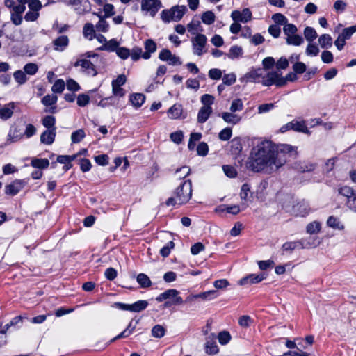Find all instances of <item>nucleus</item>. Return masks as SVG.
Here are the masks:
<instances>
[{
    "instance_id": "26",
    "label": "nucleus",
    "mask_w": 356,
    "mask_h": 356,
    "mask_svg": "<svg viewBox=\"0 0 356 356\" xmlns=\"http://www.w3.org/2000/svg\"><path fill=\"white\" fill-rule=\"evenodd\" d=\"M120 46V42L117 41L116 39H111L110 40H107L105 45H102L98 48L100 51H106L109 52H115L118 48Z\"/></svg>"
},
{
    "instance_id": "50",
    "label": "nucleus",
    "mask_w": 356,
    "mask_h": 356,
    "mask_svg": "<svg viewBox=\"0 0 356 356\" xmlns=\"http://www.w3.org/2000/svg\"><path fill=\"white\" fill-rule=\"evenodd\" d=\"M231 148L234 154H237L242 150V144L241 139L238 138H234L231 141Z\"/></svg>"
},
{
    "instance_id": "35",
    "label": "nucleus",
    "mask_w": 356,
    "mask_h": 356,
    "mask_svg": "<svg viewBox=\"0 0 356 356\" xmlns=\"http://www.w3.org/2000/svg\"><path fill=\"white\" fill-rule=\"evenodd\" d=\"M240 197L241 200L245 202L250 201L252 195L250 194V186L248 184H244L242 185Z\"/></svg>"
},
{
    "instance_id": "17",
    "label": "nucleus",
    "mask_w": 356,
    "mask_h": 356,
    "mask_svg": "<svg viewBox=\"0 0 356 356\" xmlns=\"http://www.w3.org/2000/svg\"><path fill=\"white\" fill-rule=\"evenodd\" d=\"M56 129H47L40 136V142L43 144L51 145L54 143L56 137Z\"/></svg>"
},
{
    "instance_id": "43",
    "label": "nucleus",
    "mask_w": 356,
    "mask_h": 356,
    "mask_svg": "<svg viewBox=\"0 0 356 356\" xmlns=\"http://www.w3.org/2000/svg\"><path fill=\"white\" fill-rule=\"evenodd\" d=\"M191 170L188 166H183L177 169L175 172V176L177 179L186 178L190 174Z\"/></svg>"
},
{
    "instance_id": "54",
    "label": "nucleus",
    "mask_w": 356,
    "mask_h": 356,
    "mask_svg": "<svg viewBox=\"0 0 356 356\" xmlns=\"http://www.w3.org/2000/svg\"><path fill=\"white\" fill-rule=\"evenodd\" d=\"M243 109V104L241 99H235L232 101L229 110L232 113L241 111Z\"/></svg>"
},
{
    "instance_id": "24",
    "label": "nucleus",
    "mask_w": 356,
    "mask_h": 356,
    "mask_svg": "<svg viewBox=\"0 0 356 356\" xmlns=\"http://www.w3.org/2000/svg\"><path fill=\"white\" fill-rule=\"evenodd\" d=\"M145 97L142 93H134L130 95L129 102L136 108H140L145 102Z\"/></svg>"
},
{
    "instance_id": "14",
    "label": "nucleus",
    "mask_w": 356,
    "mask_h": 356,
    "mask_svg": "<svg viewBox=\"0 0 356 356\" xmlns=\"http://www.w3.org/2000/svg\"><path fill=\"white\" fill-rule=\"evenodd\" d=\"M15 108V102H10L5 104L0 108V119L7 120L10 119L13 115V111Z\"/></svg>"
},
{
    "instance_id": "40",
    "label": "nucleus",
    "mask_w": 356,
    "mask_h": 356,
    "mask_svg": "<svg viewBox=\"0 0 356 356\" xmlns=\"http://www.w3.org/2000/svg\"><path fill=\"white\" fill-rule=\"evenodd\" d=\"M23 71L25 72L26 76H33L38 72V66L35 63H29L24 66Z\"/></svg>"
},
{
    "instance_id": "41",
    "label": "nucleus",
    "mask_w": 356,
    "mask_h": 356,
    "mask_svg": "<svg viewBox=\"0 0 356 356\" xmlns=\"http://www.w3.org/2000/svg\"><path fill=\"white\" fill-rule=\"evenodd\" d=\"M148 305L147 300H138L131 304V312H140L145 310Z\"/></svg>"
},
{
    "instance_id": "30",
    "label": "nucleus",
    "mask_w": 356,
    "mask_h": 356,
    "mask_svg": "<svg viewBox=\"0 0 356 356\" xmlns=\"http://www.w3.org/2000/svg\"><path fill=\"white\" fill-rule=\"evenodd\" d=\"M292 124H293L292 130H294L298 132H302V133L306 134L307 135H309L311 134L310 131L307 128L305 121H303V120H302V121L293 120Z\"/></svg>"
},
{
    "instance_id": "28",
    "label": "nucleus",
    "mask_w": 356,
    "mask_h": 356,
    "mask_svg": "<svg viewBox=\"0 0 356 356\" xmlns=\"http://www.w3.org/2000/svg\"><path fill=\"white\" fill-rule=\"evenodd\" d=\"M182 106L180 104H174L168 111V115L171 119H178L182 114Z\"/></svg>"
},
{
    "instance_id": "6",
    "label": "nucleus",
    "mask_w": 356,
    "mask_h": 356,
    "mask_svg": "<svg viewBox=\"0 0 356 356\" xmlns=\"http://www.w3.org/2000/svg\"><path fill=\"white\" fill-rule=\"evenodd\" d=\"M161 7L160 0H141V10L151 17H154Z\"/></svg>"
},
{
    "instance_id": "58",
    "label": "nucleus",
    "mask_w": 356,
    "mask_h": 356,
    "mask_svg": "<svg viewBox=\"0 0 356 356\" xmlns=\"http://www.w3.org/2000/svg\"><path fill=\"white\" fill-rule=\"evenodd\" d=\"M236 81V76L234 73L225 74L222 77V83L227 86L234 84Z\"/></svg>"
},
{
    "instance_id": "33",
    "label": "nucleus",
    "mask_w": 356,
    "mask_h": 356,
    "mask_svg": "<svg viewBox=\"0 0 356 356\" xmlns=\"http://www.w3.org/2000/svg\"><path fill=\"white\" fill-rule=\"evenodd\" d=\"M196 296L197 299L200 298L204 300H211L218 297V293L215 290H210L196 294Z\"/></svg>"
},
{
    "instance_id": "13",
    "label": "nucleus",
    "mask_w": 356,
    "mask_h": 356,
    "mask_svg": "<svg viewBox=\"0 0 356 356\" xmlns=\"http://www.w3.org/2000/svg\"><path fill=\"white\" fill-rule=\"evenodd\" d=\"M264 76V70L261 68L253 69L246 73L244 79L250 82H261Z\"/></svg>"
},
{
    "instance_id": "48",
    "label": "nucleus",
    "mask_w": 356,
    "mask_h": 356,
    "mask_svg": "<svg viewBox=\"0 0 356 356\" xmlns=\"http://www.w3.org/2000/svg\"><path fill=\"white\" fill-rule=\"evenodd\" d=\"M137 282L143 288H146L151 285L149 278L144 273H140L137 276Z\"/></svg>"
},
{
    "instance_id": "8",
    "label": "nucleus",
    "mask_w": 356,
    "mask_h": 356,
    "mask_svg": "<svg viewBox=\"0 0 356 356\" xmlns=\"http://www.w3.org/2000/svg\"><path fill=\"white\" fill-rule=\"evenodd\" d=\"M231 17L235 22L247 23L252 19V14L249 8H245L242 10H233L231 13Z\"/></svg>"
},
{
    "instance_id": "57",
    "label": "nucleus",
    "mask_w": 356,
    "mask_h": 356,
    "mask_svg": "<svg viewBox=\"0 0 356 356\" xmlns=\"http://www.w3.org/2000/svg\"><path fill=\"white\" fill-rule=\"evenodd\" d=\"M272 19L277 25H284L288 22L287 18L281 13H276L272 16Z\"/></svg>"
},
{
    "instance_id": "53",
    "label": "nucleus",
    "mask_w": 356,
    "mask_h": 356,
    "mask_svg": "<svg viewBox=\"0 0 356 356\" xmlns=\"http://www.w3.org/2000/svg\"><path fill=\"white\" fill-rule=\"evenodd\" d=\"M55 123H56V118L52 115L45 116L42 119V124L44 127H47V129H51L53 128H56Z\"/></svg>"
},
{
    "instance_id": "31",
    "label": "nucleus",
    "mask_w": 356,
    "mask_h": 356,
    "mask_svg": "<svg viewBox=\"0 0 356 356\" xmlns=\"http://www.w3.org/2000/svg\"><path fill=\"white\" fill-rule=\"evenodd\" d=\"M31 165L35 168L46 169L49 165V161L47 159L33 158L31 160Z\"/></svg>"
},
{
    "instance_id": "49",
    "label": "nucleus",
    "mask_w": 356,
    "mask_h": 356,
    "mask_svg": "<svg viewBox=\"0 0 356 356\" xmlns=\"http://www.w3.org/2000/svg\"><path fill=\"white\" fill-rule=\"evenodd\" d=\"M86 136V134L83 129H79L74 131L71 135V140L73 143L81 142Z\"/></svg>"
},
{
    "instance_id": "19",
    "label": "nucleus",
    "mask_w": 356,
    "mask_h": 356,
    "mask_svg": "<svg viewBox=\"0 0 356 356\" xmlns=\"http://www.w3.org/2000/svg\"><path fill=\"white\" fill-rule=\"evenodd\" d=\"M96 31L95 26L90 22L86 23L83 27V35L90 41L95 39Z\"/></svg>"
},
{
    "instance_id": "11",
    "label": "nucleus",
    "mask_w": 356,
    "mask_h": 356,
    "mask_svg": "<svg viewBox=\"0 0 356 356\" xmlns=\"http://www.w3.org/2000/svg\"><path fill=\"white\" fill-rule=\"evenodd\" d=\"M291 212L297 216H305L310 212V207L306 201L300 200L293 206Z\"/></svg>"
},
{
    "instance_id": "64",
    "label": "nucleus",
    "mask_w": 356,
    "mask_h": 356,
    "mask_svg": "<svg viewBox=\"0 0 356 356\" xmlns=\"http://www.w3.org/2000/svg\"><path fill=\"white\" fill-rule=\"evenodd\" d=\"M218 341L222 345L227 344L231 339V336L228 332L223 331L218 334Z\"/></svg>"
},
{
    "instance_id": "5",
    "label": "nucleus",
    "mask_w": 356,
    "mask_h": 356,
    "mask_svg": "<svg viewBox=\"0 0 356 356\" xmlns=\"http://www.w3.org/2000/svg\"><path fill=\"white\" fill-rule=\"evenodd\" d=\"M207 42V38L204 34L197 33L196 35L191 40L193 54L200 56L206 53Z\"/></svg>"
},
{
    "instance_id": "25",
    "label": "nucleus",
    "mask_w": 356,
    "mask_h": 356,
    "mask_svg": "<svg viewBox=\"0 0 356 356\" xmlns=\"http://www.w3.org/2000/svg\"><path fill=\"white\" fill-rule=\"evenodd\" d=\"M95 29L97 32L99 33H107L110 29V24L106 21V18L105 17H102V15H99V21L95 24Z\"/></svg>"
},
{
    "instance_id": "61",
    "label": "nucleus",
    "mask_w": 356,
    "mask_h": 356,
    "mask_svg": "<svg viewBox=\"0 0 356 356\" xmlns=\"http://www.w3.org/2000/svg\"><path fill=\"white\" fill-rule=\"evenodd\" d=\"M77 104L81 107H84L90 102V97L86 94H80L77 97Z\"/></svg>"
},
{
    "instance_id": "4",
    "label": "nucleus",
    "mask_w": 356,
    "mask_h": 356,
    "mask_svg": "<svg viewBox=\"0 0 356 356\" xmlns=\"http://www.w3.org/2000/svg\"><path fill=\"white\" fill-rule=\"evenodd\" d=\"M262 85L265 86H270L275 85L277 86H283L285 85V80L282 76V73L277 71H272L268 73L264 72L263 79H261Z\"/></svg>"
},
{
    "instance_id": "51",
    "label": "nucleus",
    "mask_w": 356,
    "mask_h": 356,
    "mask_svg": "<svg viewBox=\"0 0 356 356\" xmlns=\"http://www.w3.org/2000/svg\"><path fill=\"white\" fill-rule=\"evenodd\" d=\"M356 32V25L346 28L343 30L342 33L339 35L344 40H348Z\"/></svg>"
},
{
    "instance_id": "52",
    "label": "nucleus",
    "mask_w": 356,
    "mask_h": 356,
    "mask_svg": "<svg viewBox=\"0 0 356 356\" xmlns=\"http://www.w3.org/2000/svg\"><path fill=\"white\" fill-rule=\"evenodd\" d=\"M165 329L161 325H156L152 329V334L154 337L161 338L165 335Z\"/></svg>"
},
{
    "instance_id": "12",
    "label": "nucleus",
    "mask_w": 356,
    "mask_h": 356,
    "mask_svg": "<svg viewBox=\"0 0 356 356\" xmlns=\"http://www.w3.org/2000/svg\"><path fill=\"white\" fill-rule=\"evenodd\" d=\"M312 245L305 243V241H289L282 245V249L284 252H291L298 248H311Z\"/></svg>"
},
{
    "instance_id": "15",
    "label": "nucleus",
    "mask_w": 356,
    "mask_h": 356,
    "mask_svg": "<svg viewBox=\"0 0 356 356\" xmlns=\"http://www.w3.org/2000/svg\"><path fill=\"white\" fill-rule=\"evenodd\" d=\"M316 165L308 161H298L293 165V168L300 172H312L316 168Z\"/></svg>"
},
{
    "instance_id": "36",
    "label": "nucleus",
    "mask_w": 356,
    "mask_h": 356,
    "mask_svg": "<svg viewBox=\"0 0 356 356\" xmlns=\"http://www.w3.org/2000/svg\"><path fill=\"white\" fill-rule=\"evenodd\" d=\"M286 42L289 45L300 46L303 42L302 36L296 33L286 37Z\"/></svg>"
},
{
    "instance_id": "47",
    "label": "nucleus",
    "mask_w": 356,
    "mask_h": 356,
    "mask_svg": "<svg viewBox=\"0 0 356 356\" xmlns=\"http://www.w3.org/2000/svg\"><path fill=\"white\" fill-rule=\"evenodd\" d=\"M65 83L61 79H57L51 87L54 93H62L65 89Z\"/></svg>"
},
{
    "instance_id": "59",
    "label": "nucleus",
    "mask_w": 356,
    "mask_h": 356,
    "mask_svg": "<svg viewBox=\"0 0 356 356\" xmlns=\"http://www.w3.org/2000/svg\"><path fill=\"white\" fill-rule=\"evenodd\" d=\"M232 129L229 127H226V128L223 129L219 133L218 136L221 140L226 141V140H228L229 139H230V138L232 137Z\"/></svg>"
},
{
    "instance_id": "29",
    "label": "nucleus",
    "mask_w": 356,
    "mask_h": 356,
    "mask_svg": "<svg viewBox=\"0 0 356 356\" xmlns=\"http://www.w3.org/2000/svg\"><path fill=\"white\" fill-rule=\"evenodd\" d=\"M327 225L337 230H343L344 229V225L340 221L339 218L333 216L328 218L327 220Z\"/></svg>"
},
{
    "instance_id": "46",
    "label": "nucleus",
    "mask_w": 356,
    "mask_h": 356,
    "mask_svg": "<svg viewBox=\"0 0 356 356\" xmlns=\"http://www.w3.org/2000/svg\"><path fill=\"white\" fill-rule=\"evenodd\" d=\"M58 101V97L55 95H47L42 99L41 102L46 106H54Z\"/></svg>"
},
{
    "instance_id": "1",
    "label": "nucleus",
    "mask_w": 356,
    "mask_h": 356,
    "mask_svg": "<svg viewBox=\"0 0 356 356\" xmlns=\"http://www.w3.org/2000/svg\"><path fill=\"white\" fill-rule=\"evenodd\" d=\"M297 154L296 147L288 144L276 145L270 140H263L252 149L248 167L254 172L271 173L286 163L287 156Z\"/></svg>"
},
{
    "instance_id": "9",
    "label": "nucleus",
    "mask_w": 356,
    "mask_h": 356,
    "mask_svg": "<svg viewBox=\"0 0 356 356\" xmlns=\"http://www.w3.org/2000/svg\"><path fill=\"white\" fill-rule=\"evenodd\" d=\"M26 184V182L24 180L16 179L6 186L5 193L7 195L14 196L22 191Z\"/></svg>"
},
{
    "instance_id": "22",
    "label": "nucleus",
    "mask_w": 356,
    "mask_h": 356,
    "mask_svg": "<svg viewBox=\"0 0 356 356\" xmlns=\"http://www.w3.org/2000/svg\"><path fill=\"white\" fill-rule=\"evenodd\" d=\"M145 51L143 54L142 58L147 60L151 57V54L156 51V44L152 39H148L145 42Z\"/></svg>"
},
{
    "instance_id": "62",
    "label": "nucleus",
    "mask_w": 356,
    "mask_h": 356,
    "mask_svg": "<svg viewBox=\"0 0 356 356\" xmlns=\"http://www.w3.org/2000/svg\"><path fill=\"white\" fill-rule=\"evenodd\" d=\"M40 13L38 12L29 10V11L24 15V19L26 22H35L38 19Z\"/></svg>"
},
{
    "instance_id": "39",
    "label": "nucleus",
    "mask_w": 356,
    "mask_h": 356,
    "mask_svg": "<svg viewBox=\"0 0 356 356\" xmlns=\"http://www.w3.org/2000/svg\"><path fill=\"white\" fill-rule=\"evenodd\" d=\"M243 54V49L241 47L234 45L230 47L228 57L231 59H235L241 57Z\"/></svg>"
},
{
    "instance_id": "7",
    "label": "nucleus",
    "mask_w": 356,
    "mask_h": 356,
    "mask_svg": "<svg viewBox=\"0 0 356 356\" xmlns=\"http://www.w3.org/2000/svg\"><path fill=\"white\" fill-rule=\"evenodd\" d=\"M75 67H81L83 72L88 76H95L97 71L94 64L86 58H80L74 63Z\"/></svg>"
},
{
    "instance_id": "32",
    "label": "nucleus",
    "mask_w": 356,
    "mask_h": 356,
    "mask_svg": "<svg viewBox=\"0 0 356 356\" xmlns=\"http://www.w3.org/2000/svg\"><path fill=\"white\" fill-rule=\"evenodd\" d=\"M13 78L19 85H23L28 81L26 74L21 70H16L13 73Z\"/></svg>"
},
{
    "instance_id": "2",
    "label": "nucleus",
    "mask_w": 356,
    "mask_h": 356,
    "mask_svg": "<svg viewBox=\"0 0 356 356\" xmlns=\"http://www.w3.org/2000/svg\"><path fill=\"white\" fill-rule=\"evenodd\" d=\"M192 183L190 180H184L175 190L173 196L169 197L165 204L167 206L181 205L188 202L192 196Z\"/></svg>"
},
{
    "instance_id": "3",
    "label": "nucleus",
    "mask_w": 356,
    "mask_h": 356,
    "mask_svg": "<svg viewBox=\"0 0 356 356\" xmlns=\"http://www.w3.org/2000/svg\"><path fill=\"white\" fill-rule=\"evenodd\" d=\"M187 8L185 6H175L170 9L163 10L161 13V19L169 23L171 21H179L185 14Z\"/></svg>"
},
{
    "instance_id": "34",
    "label": "nucleus",
    "mask_w": 356,
    "mask_h": 356,
    "mask_svg": "<svg viewBox=\"0 0 356 356\" xmlns=\"http://www.w3.org/2000/svg\"><path fill=\"white\" fill-rule=\"evenodd\" d=\"M318 44L322 48L330 47L332 44V38L329 34H323L318 38Z\"/></svg>"
},
{
    "instance_id": "56",
    "label": "nucleus",
    "mask_w": 356,
    "mask_h": 356,
    "mask_svg": "<svg viewBox=\"0 0 356 356\" xmlns=\"http://www.w3.org/2000/svg\"><path fill=\"white\" fill-rule=\"evenodd\" d=\"M339 192L341 195L346 197L347 199L356 193V192L352 188L347 186L341 187L339 189Z\"/></svg>"
},
{
    "instance_id": "55",
    "label": "nucleus",
    "mask_w": 356,
    "mask_h": 356,
    "mask_svg": "<svg viewBox=\"0 0 356 356\" xmlns=\"http://www.w3.org/2000/svg\"><path fill=\"white\" fill-rule=\"evenodd\" d=\"M283 31L284 33L286 35V37H289L291 35L296 33L298 31V29L294 24H289L287 22L284 25Z\"/></svg>"
},
{
    "instance_id": "21",
    "label": "nucleus",
    "mask_w": 356,
    "mask_h": 356,
    "mask_svg": "<svg viewBox=\"0 0 356 356\" xmlns=\"http://www.w3.org/2000/svg\"><path fill=\"white\" fill-rule=\"evenodd\" d=\"M22 137L23 134L19 132V129L17 127H13L10 129L7 136L6 144L9 145L19 141Z\"/></svg>"
},
{
    "instance_id": "37",
    "label": "nucleus",
    "mask_w": 356,
    "mask_h": 356,
    "mask_svg": "<svg viewBox=\"0 0 356 356\" xmlns=\"http://www.w3.org/2000/svg\"><path fill=\"white\" fill-rule=\"evenodd\" d=\"M201 19L204 24L211 25L215 22L216 16L212 11L208 10L202 13Z\"/></svg>"
},
{
    "instance_id": "10",
    "label": "nucleus",
    "mask_w": 356,
    "mask_h": 356,
    "mask_svg": "<svg viewBox=\"0 0 356 356\" xmlns=\"http://www.w3.org/2000/svg\"><path fill=\"white\" fill-rule=\"evenodd\" d=\"M159 58L163 61H166L172 65H180L181 62L177 56L172 54L171 51L167 49H162L159 54Z\"/></svg>"
},
{
    "instance_id": "63",
    "label": "nucleus",
    "mask_w": 356,
    "mask_h": 356,
    "mask_svg": "<svg viewBox=\"0 0 356 356\" xmlns=\"http://www.w3.org/2000/svg\"><path fill=\"white\" fill-rule=\"evenodd\" d=\"M206 352L209 354H216L218 352V347L215 341H207Z\"/></svg>"
},
{
    "instance_id": "44",
    "label": "nucleus",
    "mask_w": 356,
    "mask_h": 356,
    "mask_svg": "<svg viewBox=\"0 0 356 356\" xmlns=\"http://www.w3.org/2000/svg\"><path fill=\"white\" fill-rule=\"evenodd\" d=\"M215 98L213 95L209 94H204L201 97L200 101L202 104V107L212 108L211 105L214 103Z\"/></svg>"
},
{
    "instance_id": "60",
    "label": "nucleus",
    "mask_w": 356,
    "mask_h": 356,
    "mask_svg": "<svg viewBox=\"0 0 356 356\" xmlns=\"http://www.w3.org/2000/svg\"><path fill=\"white\" fill-rule=\"evenodd\" d=\"M103 11L104 13L102 17H105L106 18H108L114 15V6L111 3H106L103 7Z\"/></svg>"
},
{
    "instance_id": "16",
    "label": "nucleus",
    "mask_w": 356,
    "mask_h": 356,
    "mask_svg": "<svg viewBox=\"0 0 356 356\" xmlns=\"http://www.w3.org/2000/svg\"><path fill=\"white\" fill-rule=\"evenodd\" d=\"M69 44V38L66 35H61L53 41L54 49L57 51H63Z\"/></svg>"
},
{
    "instance_id": "42",
    "label": "nucleus",
    "mask_w": 356,
    "mask_h": 356,
    "mask_svg": "<svg viewBox=\"0 0 356 356\" xmlns=\"http://www.w3.org/2000/svg\"><path fill=\"white\" fill-rule=\"evenodd\" d=\"M304 35H305V39L309 42L314 40L318 36L317 33L315 31V29L310 26H307L305 29Z\"/></svg>"
},
{
    "instance_id": "18",
    "label": "nucleus",
    "mask_w": 356,
    "mask_h": 356,
    "mask_svg": "<svg viewBox=\"0 0 356 356\" xmlns=\"http://www.w3.org/2000/svg\"><path fill=\"white\" fill-rule=\"evenodd\" d=\"M265 278H266V276L264 275V274H262V273L259 274V275L250 274V275H248L247 277L242 278L239 281V284L244 285L248 283H250V284L259 283V282H261L262 280H264Z\"/></svg>"
},
{
    "instance_id": "45",
    "label": "nucleus",
    "mask_w": 356,
    "mask_h": 356,
    "mask_svg": "<svg viewBox=\"0 0 356 356\" xmlns=\"http://www.w3.org/2000/svg\"><path fill=\"white\" fill-rule=\"evenodd\" d=\"M202 138L200 133H191L188 144V147L190 150L194 149L195 147V143L199 141Z\"/></svg>"
},
{
    "instance_id": "20",
    "label": "nucleus",
    "mask_w": 356,
    "mask_h": 356,
    "mask_svg": "<svg viewBox=\"0 0 356 356\" xmlns=\"http://www.w3.org/2000/svg\"><path fill=\"white\" fill-rule=\"evenodd\" d=\"M220 116L223 119V120L233 125L238 124L241 120V118L232 112H223L220 114Z\"/></svg>"
},
{
    "instance_id": "23",
    "label": "nucleus",
    "mask_w": 356,
    "mask_h": 356,
    "mask_svg": "<svg viewBox=\"0 0 356 356\" xmlns=\"http://www.w3.org/2000/svg\"><path fill=\"white\" fill-rule=\"evenodd\" d=\"M213 112L212 108L201 107L197 113V120L198 123H204Z\"/></svg>"
},
{
    "instance_id": "27",
    "label": "nucleus",
    "mask_w": 356,
    "mask_h": 356,
    "mask_svg": "<svg viewBox=\"0 0 356 356\" xmlns=\"http://www.w3.org/2000/svg\"><path fill=\"white\" fill-rule=\"evenodd\" d=\"M176 295H179V291L176 289H168L159 294L156 298V300L161 302L167 299H172Z\"/></svg>"
},
{
    "instance_id": "38",
    "label": "nucleus",
    "mask_w": 356,
    "mask_h": 356,
    "mask_svg": "<svg viewBox=\"0 0 356 356\" xmlns=\"http://www.w3.org/2000/svg\"><path fill=\"white\" fill-rule=\"evenodd\" d=\"M321 229V224L318 221H313L309 223L306 227V231L309 234L318 233Z\"/></svg>"
}]
</instances>
